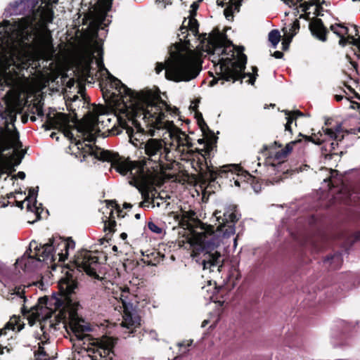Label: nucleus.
I'll return each instance as SVG.
<instances>
[{
  "label": "nucleus",
  "mask_w": 360,
  "mask_h": 360,
  "mask_svg": "<svg viewBox=\"0 0 360 360\" xmlns=\"http://www.w3.org/2000/svg\"><path fill=\"white\" fill-rule=\"evenodd\" d=\"M39 0H20L11 4L4 15H24L18 21L0 22V51L8 53L12 61L27 60L32 50L39 57L51 60L55 49L47 25L53 20V11L49 5L36 9Z\"/></svg>",
  "instance_id": "1"
},
{
  "label": "nucleus",
  "mask_w": 360,
  "mask_h": 360,
  "mask_svg": "<svg viewBox=\"0 0 360 360\" xmlns=\"http://www.w3.org/2000/svg\"><path fill=\"white\" fill-rule=\"evenodd\" d=\"M96 52L100 56L96 60L98 67L107 72L111 86L117 90L123 103L118 115L113 116V118L116 119L122 129H126L130 142L138 146L144 131L141 120L147 126L160 129L162 127V119L166 116V113H176L177 108L172 109L159 96L150 91L136 92L128 88L104 67L102 49L97 46Z\"/></svg>",
  "instance_id": "2"
},
{
  "label": "nucleus",
  "mask_w": 360,
  "mask_h": 360,
  "mask_svg": "<svg viewBox=\"0 0 360 360\" xmlns=\"http://www.w3.org/2000/svg\"><path fill=\"white\" fill-rule=\"evenodd\" d=\"M234 205L229 206L223 213L216 211L214 216L219 221V226L214 231L212 226L202 225L200 231H194L188 239L190 248L193 250V257L196 262L202 266L204 270L214 271V269L220 271L223 258L216 248L235 233L234 223L238 221V216Z\"/></svg>",
  "instance_id": "3"
},
{
  "label": "nucleus",
  "mask_w": 360,
  "mask_h": 360,
  "mask_svg": "<svg viewBox=\"0 0 360 360\" xmlns=\"http://www.w3.org/2000/svg\"><path fill=\"white\" fill-rule=\"evenodd\" d=\"M201 40L202 41L207 40L206 51L212 53L214 57L216 55L218 56L217 63L214 59H212V62L215 67V72L220 75L221 79L226 81L232 80L234 82L249 77V83L254 84L255 76L252 77L250 73H244L247 57L242 53L243 47L238 51L237 59L235 60L234 47L229 44L225 37L217 34L215 37L207 38L205 34Z\"/></svg>",
  "instance_id": "4"
},
{
  "label": "nucleus",
  "mask_w": 360,
  "mask_h": 360,
  "mask_svg": "<svg viewBox=\"0 0 360 360\" xmlns=\"http://www.w3.org/2000/svg\"><path fill=\"white\" fill-rule=\"evenodd\" d=\"M88 150L103 161L111 162L112 167L122 175L128 176L130 179L129 184L139 189L143 198L139 205L140 207H144L145 203H151V199L155 195L156 192L150 195L147 189L152 176L151 173L146 170L143 164L126 160L117 153L111 151H104L97 148H88Z\"/></svg>",
  "instance_id": "5"
},
{
  "label": "nucleus",
  "mask_w": 360,
  "mask_h": 360,
  "mask_svg": "<svg viewBox=\"0 0 360 360\" xmlns=\"http://www.w3.org/2000/svg\"><path fill=\"white\" fill-rule=\"evenodd\" d=\"M200 54L189 48L171 52L165 65L158 63L155 71L158 74L165 69V77L174 82H188L195 79L201 70Z\"/></svg>",
  "instance_id": "6"
},
{
  "label": "nucleus",
  "mask_w": 360,
  "mask_h": 360,
  "mask_svg": "<svg viewBox=\"0 0 360 360\" xmlns=\"http://www.w3.org/2000/svg\"><path fill=\"white\" fill-rule=\"evenodd\" d=\"M74 248V241L66 240L60 237H53L49 240V243L42 246H39L37 243L33 240L30 243L29 250L32 252V249H34V254L31 255L27 251L16 262L20 265L24 264L25 269H30L37 266L41 261L50 260V262H53L56 253L59 256V260L64 261L68 254L69 249Z\"/></svg>",
  "instance_id": "7"
},
{
  "label": "nucleus",
  "mask_w": 360,
  "mask_h": 360,
  "mask_svg": "<svg viewBox=\"0 0 360 360\" xmlns=\"http://www.w3.org/2000/svg\"><path fill=\"white\" fill-rule=\"evenodd\" d=\"M117 115L118 114H109L108 109L102 105H94L91 109L88 112L83 124L77 129V131L82 134L84 142L87 141L89 143H91L95 141L96 134L100 131V125L103 128L108 127V123L111 122L112 119L118 122L115 118H113V116ZM76 145L77 146L78 149L83 150V153H84V156H85L86 154H89L94 156L98 160H100V158L96 157L94 154L91 153L89 151L88 148H100L101 150L105 151V150L91 143L85 144V146H83V143L78 141L76 143ZM101 160H102L101 159Z\"/></svg>",
  "instance_id": "8"
},
{
  "label": "nucleus",
  "mask_w": 360,
  "mask_h": 360,
  "mask_svg": "<svg viewBox=\"0 0 360 360\" xmlns=\"http://www.w3.org/2000/svg\"><path fill=\"white\" fill-rule=\"evenodd\" d=\"M113 295L114 299L119 303L115 309L123 311L121 326L125 329L124 333H133L141 325V318L134 306V302H137L136 297L129 292L128 288H119L113 292Z\"/></svg>",
  "instance_id": "9"
},
{
  "label": "nucleus",
  "mask_w": 360,
  "mask_h": 360,
  "mask_svg": "<svg viewBox=\"0 0 360 360\" xmlns=\"http://www.w3.org/2000/svg\"><path fill=\"white\" fill-rule=\"evenodd\" d=\"M25 286L15 287L13 289V292L11 293V297H8V299H16L25 303ZM21 311L24 315L27 316V319L30 326L34 325L37 321L41 322V321H45L51 319L55 313L53 309L47 307L46 302L44 298H40L39 303L30 309H27L25 304H23L21 307Z\"/></svg>",
  "instance_id": "10"
},
{
  "label": "nucleus",
  "mask_w": 360,
  "mask_h": 360,
  "mask_svg": "<svg viewBox=\"0 0 360 360\" xmlns=\"http://www.w3.org/2000/svg\"><path fill=\"white\" fill-rule=\"evenodd\" d=\"M112 6L111 0H97L89 8L83 20L89 25L92 34L97 37L98 31L105 30L111 22V15H108Z\"/></svg>",
  "instance_id": "11"
},
{
  "label": "nucleus",
  "mask_w": 360,
  "mask_h": 360,
  "mask_svg": "<svg viewBox=\"0 0 360 360\" xmlns=\"http://www.w3.org/2000/svg\"><path fill=\"white\" fill-rule=\"evenodd\" d=\"M143 144L146 158L153 162L157 169L160 168L161 170L171 169L169 164L163 162V160L170 161L172 159L169 157L170 150L166 146L162 139H149Z\"/></svg>",
  "instance_id": "12"
},
{
  "label": "nucleus",
  "mask_w": 360,
  "mask_h": 360,
  "mask_svg": "<svg viewBox=\"0 0 360 360\" xmlns=\"http://www.w3.org/2000/svg\"><path fill=\"white\" fill-rule=\"evenodd\" d=\"M100 266L98 257L95 253L88 250L78 252L73 263V267L79 272L84 271L88 276L96 279H99L98 272Z\"/></svg>",
  "instance_id": "13"
},
{
  "label": "nucleus",
  "mask_w": 360,
  "mask_h": 360,
  "mask_svg": "<svg viewBox=\"0 0 360 360\" xmlns=\"http://www.w3.org/2000/svg\"><path fill=\"white\" fill-rule=\"evenodd\" d=\"M165 117L162 119V127L160 129L166 128L168 129L171 141V146L175 148L176 150H177L181 155L183 156L182 159H197L198 164L199 165L200 169H202L201 166L203 165L205 162L207 165V162L205 160V158L204 154L202 153L203 150H186V148H182L181 146H179V141L175 140V136L173 134L172 122L169 121H165Z\"/></svg>",
  "instance_id": "14"
},
{
  "label": "nucleus",
  "mask_w": 360,
  "mask_h": 360,
  "mask_svg": "<svg viewBox=\"0 0 360 360\" xmlns=\"http://www.w3.org/2000/svg\"><path fill=\"white\" fill-rule=\"evenodd\" d=\"M46 130L51 129H58L64 132L68 137H72V134L70 131V120L69 117L63 112H56L55 110H50L46 115V122L43 124Z\"/></svg>",
  "instance_id": "15"
},
{
  "label": "nucleus",
  "mask_w": 360,
  "mask_h": 360,
  "mask_svg": "<svg viewBox=\"0 0 360 360\" xmlns=\"http://www.w3.org/2000/svg\"><path fill=\"white\" fill-rule=\"evenodd\" d=\"M89 356L91 360H112L114 353L110 345L101 343L93 349V354H89Z\"/></svg>",
  "instance_id": "16"
},
{
  "label": "nucleus",
  "mask_w": 360,
  "mask_h": 360,
  "mask_svg": "<svg viewBox=\"0 0 360 360\" xmlns=\"http://www.w3.org/2000/svg\"><path fill=\"white\" fill-rule=\"evenodd\" d=\"M309 29L313 36H314L319 40L321 41H326L327 40L326 35L328 31L323 25V23L321 19H313L309 23Z\"/></svg>",
  "instance_id": "17"
},
{
  "label": "nucleus",
  "mask_w": 360,
  "mask_h": 360,
  "mask_svg": "<svg viewBox=\"0 0 360 360\" xmlns=\"http://www.w3.org/2000/svg\"><path fill=\"white\" fill-rule=\"evenodd\" d=\"M322 130L325 136H327L328 139L334 140L330 143V147L333 150L335 149V146H338V142L344 139V130L341 124H337L334 128H323Z\"/></svg>",
  "instance_id": "18"
},
{
  "label": "nucleus",
  "mask_w": 360,
  "mask_h": 360,
  "mask_svg": "<svg viewBox=\"0 0 360 360\" xmlns=\"http://www.w3.org/2000/svg\"><path fill=\"white\" fill-rule=\"evenodd\" d=\"M330 30L338 36L340 39L339 40V44L342 46H345L347 44H352L353 37L346 36L348 34V28L342 24H334L330 25Z\"/></svg>",
  "instance_id": "19"
},
{
  "label": "nucleus",
  "mask_w": 360,
  "mask_h": 360,
  "mask_svg": "<svg viewBox=\"0 0 360 360\" xmlns=\"http://www.w3.org/2000/svg\"><path fill=\"white\" fill-rule=\"evenodd\" d=\"M84 323L83 320L73 316L69 321V328L79 340H82L84 338V332L89 330V328Z\"/></svg>",
  "instance_id": "20"
},
{
  "label": "nucleus",
  "mask_w": 360,
  "mask_h": 360,
  "mask_svg": "<svg viewBox=\"0 0 360 360\" xmlns=\"http://www.w3.org/2000/svg\"><path fill=\"white\" fill-rule=\"evenodd\" d=\"M172 128L173 129V134L175 136V140L179 141V146H181L182 148H186V150H191V148L193 146V144L191 141V138L185 132L175 127L173 124Z\"/></svg>",
  "instance_id": "21"
},
{
  "label": "nucleus",
  "mask_w": 360,
  "mask_h": 360,
  "mask_svg": "<svg viewBox=\"0 0 360 360\" xmlns=\"http://www.w3.org/2000/svg\"><path fill=\"white\" fill-rule=\"evenodd\" d=\"M37 191L34 188H30L29 191V195L27 197L26 200L27 209L28 211L34 212L38 218H39V209L40 207L37 205Z\"/></svg>",
  "instance_id": "22"
},
{
  "label": "nucleus",
  "mask_w": 360,
  "mask_h": 360,
  "mask_svg": "<svg viewBox=\"0 0 360 360\" xmlns=\"http://www.w3.org/2000/svg\"><path fill=\"white\" fill-rule=\"evenodd\" d=\"M77 287V283L72 279L65 278L59 283V288L60 291L67 297L74 292Z\"/></svg>",
  "instance_id": "23"
},
{
  "label": "nucleus",
  "mask_w": 360,
  "mask_h": 360,
  "mask_svg": "<svg viewBox=\"0 0 360 360\" xmlns=\"http://www.w3.org/2000/svg\"><path fill=\"white\" fill-rule=\"evenodd\" d=\"M20 318L17 316H13L11 318L10 321L6 323L5 328L0 330V336L6 335V330H20L22 328V326L20 323Z\"/></svg>",
  "instance_id": "24"
},
{
  "label": "nucleus",
  "mask_w": 360,
  "mask_h": 360,
  "mask_svg": "<svg viewBox=\"0 0 360 360\" xmlns=\"http://www.w3.org/2000/svg\"><path fill=\"white\" fill-rule=\"evenodd\" d=\"M243 0H238V1L236 0H231V5L226 7L224 11V15L227 20H229L233 18V14L234 11H239V8L240 6V3Z\"/></svg>",
  "instance_id": "25"
},
{
  "label": "nucleus",
  "mask_w": 360,
  "mask_h": 360,
  "mask_svg": "<svg viewBox=\"0 0 360 360\" xmlns=\"http://www.w3.org/2000/svg\"><path fill=\"white\" fill-rule=\"evenodd\" d=\"M240 170L239 167L237 165H225L220 169L218 172H214L212 171H210V176L212 178H215L216 176H222L224 173H226L228 172H236Z\"/></svg>",
  "instance_id": "26"
},
{
  "label": "nucleus",
  "mask_w": 360,
  "mask_h": 360,
  "mask_svg": "<svg viewBox=\"0 0 360 360\" xmlns=\"http://www.w3.org/2000/svg\"><path fill=\"white\" fill-rule=\"evenodd\" d=\"M45 341L41 340L39 342V347L37 351L34 352L35 360H51L49 355L46 354L45 348L44 347Z\"/></svg>",
  "instance_id": "27"
},
{
  "label": "nucleus",
  "mask_w": 360,
  "mask_h": 360,
  "mask_svg": "<svg viewBox=\"0 0 360 360\" xmlns=\"http://www.w3.org/2000/svg\"><path fill=\"white\" fill-rule=\"evenodd\" d=\"M188 30L193 34V35L196 37L198 34V21L193 18H190L188 21L187 22Z\"/></svg>",
  "instance_id": "28"
},
{
  "label": "nucleus",
  "mask_w": 360,
  "mask_h": 360,
  "mask_svg": "<svg viewBox=\"0 0 360 360\" xmlns=\"http://www.w3.org/2000/svg\"><path fill=\"white\" fill-rule=\"evenodd\" d=\"M281 34L278 30H273L269 33V40L275 49L280 41Z\"/></svg>",
  "instance_id": "29"
},
{
  "label": "nucleus",
  "mask_w": 360,
  "mask_h": 360,
  "mask_svg": "<svg viewBox=\"0 0 360 360\" xmlns=\"http://www.w3.org/2000/svg\"><path fill=\"white\" fill-rule=\"evenodd\" d=\"M151 205L153 207H160L162 205H165V209H167L168 206L170 205L169 202H166L162 197H160L159 195H154L151 199Z\"/></svg>",
  "instance_id": "30"
},
{
  "label": "nucleus",
  "mask_w": 360,
  "mask_h": 360,
  "mask_svg": "<svg viewBox=\"0 0 360 360\" xmlns=\"http://www.w3.org/2000/svg\"><path fill=\"white\" fill-rule=\"evenodd\" d=\"M342 262V258H341V255L340 254L338 253V254H335L333 256H331L330 257H328L326 260H325V263H329L330 265H332L334 264V266H333V268H338L340 264Z\"/></svg>",
  "instance_id": "31"
},
{
  "label": "nucleus",
  "mask_w": 360,
  "mask_h": 360,
  "mask_svg": "<svg viewBox=\"0 0 360 360\" xmlns=\"http://www.w3.org/2000/svg\"><path fill=\"white\" fill-rule=\"evenodd\" d=\"M116 226V221L114 220L113 212L110 210V216L108 220L105 221V230L109 232H114Z\"/></svg>",
  "instance_id": "32"
},
{
  "label": "nucleus",
  "mask_w": 360,
  "mask_h": 360,
  "mask_svg": "<svg viewBox=\"0 0 360 360\" xmlns=\"http://www.w3.org/2000/svg\"><path fill=\"white\" fill-rule=\"evenodd\" d=\"M285 112V114L287 115V117L286 119L288 120L287 121V123L285 124V130H288V131H291V129H290V124L292 122L293 120H294V115L296 114L297 115H302V112H300V111H295L293 113H291L290 111L288 110H284L283 111Z\"/></svg>",
  "instance_id": "33"
},
{
  "label": "nucleus",
  "mask_w": 360,
  "mask_h": 360,
  "mask_svg": "<svg viewBox=\"0 0 360 360\" xmlns=\"http://www.w3.org/2000/svg\"><path fill=\"white\" fill-rule=\"evenodd\" d=\"M186 21V20L184 21L183 25L180 27V33L178 34V37H179L180 41H184L185 42L188 43L189 40L187 39L188 35L187 32L188 30L187 26L185 25Z\"/></svg>",
  "instance_id": "34"
},
{
  "label": "nucleus",
  "mask_w": 360,
  "mask_h": 360,
  "mask_svg": "<svg viewBox=\"0 0 360 360\" xmlns=\"http://www.w3.org/2000/svg\"><path fill=\"white\" fill-rule=\"evenodd\" d=\"M30 112L33 115H37L39 117L44 116V111L42 108V105L40 102L34 103L30 108Z\"/></svg>",
  "instance_id": "35"
},
{
  "label": "nucleus",
  "mask_w": 360,
  "mask_h": 360,
  "mask_svg": "<svg viewBox=\"0 0 360 360\" xmlns=\"http://www.w3.org/2000/svg\"><path fill=\"white\" fill-rule=\"evenodd\" d=\"M352 44L355 46L354 52L360 63V38H352Z\"/></svg>",
  "instance_id": "36"
},
{
  "label": "nucleus",
  "mask_w": 360,
  "mask_h": 360,
  "mask_svg": "<svg viewBox=\"0 0 360 360\" xmlns=\"http://www.w3.org/2000/svg\"><path fill=\"white\" fill-rule=\"evenodd\" d=\"M295 35V33H293L291 35L288 36V34H287V32H285V37L282 42L283 50L285 51L288 49L289 44L291 42V41Z\"/></svg>",
  "instance_id": "37"
},
{
  "label": "nucleus",
  "mask_w": 360,
  "mask_h": 360,
  "mask_svg": "<svg viewBox=\"0 0 360 360\" xmlns=\"http://www.w3.org/2000/svg\"><path fill=\"white\" fill-rule=\"evenodd\" d=\"M287 155L288 154L283 149H281L278 151L276 152L274 157L275 160L278 161V163H280L284 161Z\"/></svg>",
  "instance_id": "38"
},
{
  "label": "nucleus",
  "mask_w": 360,
  "mask_h": 360,
  "mask_svg": "<svg viewBox=\"0 0 360 360\" xmlns=\"http://www.w3.org/2000/svg\"><path fill=\"white\" fill-rule=\"evenodd\" d=\"M319 134H320V137H317V135H314V136H311L310 138V140L316 143V144H321L323 142L326 141L327 136H325L324 134H321V131H319Z\"/></svg>",
  "instance_id": "39"
},
{
  "label": "nucleus",
  "mask_w": 360,
  "mask_h": 360,
  "mask_svg": "<svg viewBox=\"0 0 360 360\" xmlns=\"http://www.w3.org/2000/svg\"><path fill=\"white\" fill-rule=\"evenodd\" d=\"M195 213L193 211H183L181 215V220L185 221L194 217Z\"/></svg>",
  "instance_id": "40"
},
{
  "label": "nucleus",
  "mask_w": 360,
  "mask_h": 360,
  "mask_svg": "<svg viewBox=\"0 0 360 360\" xmlns=\"http://www.w3.org/2000/svg\"><path fill=\"white\" fill-rule=\"evenodd\" d=\"M148 229L155 233H162V229L160 228L158 225H156L154 222H148Z\"/></svg>",
  "instance_id": "41"
},
{
  "label": "nucleus",
  "mask_w": 360,
  "mask_h": 360,
  "mask_svg": "<svg viewBox=\"0 0 360 360\" xmlns=\"http://www.w3.org/2000/svg\"><path fill=\"white\" fill-rule=\"evenodd\" d=\"M300 29V24L298 20H295L293 24L291 25V27L289 30V32H287L289 35H291L293 33H297V31Z\"/></svg>",
  "instance_id": "42"
},
{
  "label": "nucleus",
  "mask_w": 360,
  "mask_h": 360,
  "mask_svg": "<svg viewBox=\"0 0 360 360\" xmlns=\"http://www.w3.org/2000/svg\"><path fill=\"white\" fill-rule=\"evenodd\" d=\"M110 205L112 208L116 209L118 217H124V214H122V210H120V206L115 202L111 201Z\"/></svg>",
  "instance_id": "43"
},
{
  "label": "nucleus",
  "mask_w": 360,
  "mask_h": 360,
  "mask_svg": "<svg viewBox=\"0 0 360 360\" xmlns=\"http://www.w3.org/2000/svg\"><path fill=\"white\" fill-rule=\"evenodd\" d=\"M83 75L86 77L91 76V68H90V63L86 62L84 65L83 70Z\"/></svg>",
  "instance_id": "44"
},
{
  "label": "nucleus",
  "mask_w": 360,
  "mask_h": 360,
  "mask_svg": "<svg viewBox=\"0 0 360 360\" xmlns=\"http://www.w3.org/2000/svg\"><path fill=\"white\" fill-rule=\"evenodd\" d=\"M347 102L349 105V108L352 109H357L360 112V103L356 102H352L347 99Z\"/></svg>",
  "instance_id": "45"
},
{
  "label": "nucleus",
  "mask_w": 360,
  "mask_h": 360,
  "mask_svg": "<svg viewBox=\"0 0 360 360\" xmlns=\"http://www.w3.org/2000/svg\"><path fill=\"white\" fill-rule=\"evenodd\" d=\"M295 143V141H292L288 143L284 149H283L288 155L292 150V146Z\"/></svg>",
  "instance_id": "46"
},
{
  "label": "nucleus",
  "mask_w": 360,
  "mask_h": 360,
  "mask_svg": "<svg viewBox=\"0 0 360 360\" xmlns=\"http://www.w3.org/2000/svg\"><path fill=\"white\" fill-rule=\"evenodd\" d=\"M252 188L253 190L255 191V193H259L261 189H262V186H261V184H259V183H255V184H253L252 185Z\"/></svg>",
  "instance_id": "47"
},
{
  "label": "nucleus",
  "mask_w": 360,
  "mask_h": 360,
  "mask_svg": "<svg viewBox=\"0 0 360 360\" xmlns=\"http://www.w3.org/2000/svg\"><path fill=\"white\" fill-rule=\"evenodd\" d=\"M336 174H337V171H333V170L330 171V181L333 186H335L334 184H335V176Z\"/></svg>",
  "instance_id": "48"
},
{
  "label": "nucleus",
  "mask_w": 360,
  "mask_h": 360,
  "mask_svg": "<svg viewBox=\"0 0 360 360\" xmlns=\"http://www.w3.org/2000/svg\"><path fill=\"white\" fill-rule=\"evenodd\" d=\"M192 343V340H188L182 342H179L178 346L179 347H184V346H190Z\"/></svg>",
  "instance_id": "49"
},
{
  "label": "nucleus",
  "mask_w": 360,
  "mask_h": 360,
  "mask_svg": "<svg viewBox=\"0 0 360 360\" xmlns=\"http://www.w3.org/2000/svg\"><path fill=\"white\" fill-rule=\"evenodd\" d=\"M273 56L276 58H283V53L281 51H276L274 53Z\"/></svg>",
  "instance_id": "50"
},
{
  "label": "nucleus",
  "mask_w": 360,
  "mask_h": 360,
  "mask_svg": "<svg viewBox=\"0 0 360 360\" xmlns=\"http://www.w3.org/2000/svg\"><path fill=\"white\" fill-rule=\"evenodd\" d=\"M149 335H150V337L152 339L157 340V338H158V334H157V333H156L155 330H150V331L149 332Z\"/></svg>",
  "instance_id": "51"
},
{
  "label": "nucleus",
  "mask_w": 360,
  "mask_h": 360,
  "mask_svg": "<svg viewBox=\"0 0 360 360\" xmlns=\"http://www.w3.org/2000/svg\"><path fill=\"white\" fill-rule=\"evenodd\" d=\"M18 176L21 179H24L25 178V174L23 172H19L18 173Z\"/></svg>",
  "instance_id": "52"
},
{
  "label": "nucleus",
  "mask_w": 360,
  "mask_h": 360,
  "mask_svg": "<svg viewBox=\"0 0 360 360\" xmlns=\"http://www.w3.org/2000/svg\"><path fill=\"white\" fill-rule=\"evenodd\" d=\"M347 58L349 60L350 63L352 65V66L354 68H356V66H357V63L356 62H354V61H351L350 60V57L347 55Z\"/></svg>",
  "instance_id": "53"
},
{
  "label": "nucleus",
  "mask_w": 360,
  "mask_h": 360,
  "mask_svg": "<svg viewBox=\"0 0 360 360\" xmlns=\"http://www.w3.org/2000/svg\"><path fill=\"white\" fill-rule=\"evenodd\" d=\"M23 204H24V201H17V206L21 209L23 208Z\"/></svg>",
  "instance_id": "54"
},
{
  "label": "nucleus",
  "mask_w": 360,
  "mask_h": 360,
  "mask_svg": "<svg viewBox=\"0 0 360 360\" xmlns=\"http://www.w3.org/2000/svg\"><path fill=\"white\" fill-rule=\"evenodd\" d=\"M335 100H336L337 101H342V100L343 96H340V95H335Z\"/></svg>",
  "instance_id": "55"
},
{
  "label": "nucleus",
  "mask_w": 360,
  "mask_h": 360,
  "mask_svg": "<svg viewBox=\"0 0 360 360\" xmlns=\"http://www.w3.org/2000/svg\"><path fill=\"white\" fill-rule=\"evenodd\" d=\"M123 207H124V208H126V209L131 208V207H132V205L130 203L125 202V203H124Z\"/></svg>",
  "instance_id": "56"
},
{
  "label": "nucleus",
  "mask_w": 360,
  "mask_h": 360,
  "mask_svg": "<svg viewBox=\"0 0 360 360\" xmlns=\"http://www.w3.org/2000/svg\"><path fill=\"white\" fill-rule=\"evenodd\" d=\"M120 133V131H117V129H112V134H118Z\"/></svg>",
  "instance_id": "57"
},
{
  "label": "nucleus",
  "mask_w": 360,
  "mask_h": 360,
  "mask_svg": "<svg viewBox=\"0 0 360 360\" xmlns=\"http://www.w3.org/2000/svg\"><path fill=\"white\" fill-rule=\"evenodd\" d=\"M6 349V351L8 352H9V349L7 348V347H0V353L2 354H4V349Z\"/></svg>",
  "instance_id": "58"
},
{
  "label": "nucleus",
  "mask_w": 360,
  "mask_h": 360,
  "mask_svg": "<svg viewBox=\"0 0 360 360\" xmlns=\"http://www.w3.org/2000/svg\"><path fill=\"white\" fill-rule=\"evenodd\" d=\"M257 67H252V71L255 73V75H257Z\"/></svg>",
  "instance_id": "59"
},
{
  "label": "nucleus",
  "mask_w": 360,
  "mask_h": 360,
  "mask_svg": "<svg viewBox=\"0 0 360 360\" xmlns=\"http://www.w3.org/2000/svg\"><path fill=\"white\" fill-rule=\"evenodd\" d=\"M208 323L207 320H205L202 323V327H205Z\"/></svg>",
  "instance_id": "60"
},
{
  "label": "nucleus",
  "mask_w": 360,
  "mask_h": 360,
  "mask_svg": "<svg viewBox=\"0 0 360 360\" xmlns=\"http://www.w3.org/2000/svg\"><path fill=\"white\" fill-rule=\"evenodd\" d=\"M143 261H144V263H146L148 265H153V264L150 261H146V260H143Z\"/></svg>",
  "instance_id": "61"
},
{
  "label": "nucleus",
  "mask_w": 360,
  "mask_h": 360,
  "mask_svg": "<svg viewBox=\"0 0 360 360\" xmlns=\"http://www.w3.org/2000/svg\"><path fill=\"white\" fill-rule=\"evenodd\" d=\"M141 217V214H135V218L137 219H139Z\"/></svg>",
  "instance_id": "62"
},
{
  "label": "nucleus",
  "mask_w": 360,
  "mask_h": 360,
  "mask_svg": "<svg viewBox=\"0 0 360 360\" xmlns=\"http://www.w3.org/2000/svg\"><path fill=\"white\" fill-rule=\"evenodd\" d=\"M30 120H31L32 121H33V122H34V121H35V120H36V117H35V116H34V115H33V116H31Z\"/></svg>",
  "instance_id": "63"
},
{
  "label": "nucleus",
  "mask_w": 360,
  "mask_h": 360,
  "mask_svg": "<svg viewBox=\"0 0 360 360\" xmlns=\"http://www.w3.org/2000/svg\"><path fill=\"white\" fill-rule=\"evenodd\" d=\"M121 236H122V238H124L127 237V234L123 233L121 234Z\"/></svg>",
  "instance_id": "64"
}]
</instances>
